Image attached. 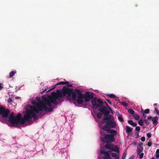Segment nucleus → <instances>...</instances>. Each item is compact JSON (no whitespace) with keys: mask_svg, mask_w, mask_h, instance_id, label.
<instances>
[{"mask_svg":"<svg viewBox=\"0 0 159 159\" xmlns=\"http://www.w3.org/2000/svg\"><path fill=\"white\" fill-rule=\"evenodd\" d=\"M102 113H98L97 115V117L98 119H100L102 117Z\"/></svg>","mask_w":159,"mask_h":159,"instance_id":"5701e85b","label":"nucleus"},{"mask_svg":"<svg viewBox=\"0 0 159 159\" xmlns=\"http://www.w3.org/2000/svg\"><path fill=\"white\" fill-rule=\"evenodd\" d=\"M142 117V118L144 117V118H146V116L144 113H143V114Z\"/></svg>","mask_w":159,"mask_h":159,"instance_id":"a18cd8bd","label":"nucleus"},{"mask_svg":"<svg viewBox=\"0 0 159 159\" xmlns=\"http://www.w3.org/2000/svg\"><path fill=\"white\" fill-rule=\"evenodd\" d=\"M139 154V158L140 159H142L143 156V155H144L143 153H141Z\"/></svg>","mask_w":159,"mask_h":159,"instance_id":"c85d7f7f","label":"nucleus"},{"mask_svg":"<svg viewBox=\"0 0 159 159\" xmlns=\"http://www.w3.org/2000/svg\"><path fill=\"white\" fill-rule=\"evenodd\" d=\"M140 130V127L139 126H137L136 127L135 130L138 131H139Z\"/></svg>","mask_w":159,"mask_h":159,"instance_id":"7c9ffc66","label":"nucleus"},{"mask_svg":"<svg viewBox=\"0 0 159 159\" xmlns=\"http://www.w3.org/2000/svg\"><path fill=\"white\" fill-rule=\"evenodd\" d=\"M151 159H155V158H154L153 157H152V158H151Z\"/></svg>","mask_w":159,"mask_h":159,"instance_id":"09e8293b","label":"nucleus"},{"mask_svg":"<svg viewBox=\"0 0 159 159\" xmlns=\"http://www.w3.org/2000/svg\"><path fill=\"white\" fill-rule=\"evenodd\" d=\"M157 105V104H156V103H154V104L153 105H154V106H156Z\"/></svg>","mask_w":159,"mask_h":159,"instance_id":"de8ad7c7","label":"nucleus"},{"mask_svg":"<svg viewBox=\"0 0 159 159\" xmlns=\"http://www.w3.org/2000/svg\"><path fill=\"white\" fill-rule=\"evenodd\" d=\"M156 153H159V149H157Z\"/></svg>","mask_w":159,"mask_h":159,"instance_id":"49530a36","label":"nucleus"},{"mask_svg":"<svg viewBox=\"0 0 159 159\" xmlns=\"http://www.w3.org/2000/svg\"><path fill=\"white\" fill-rule=\"evenodd\" d=\"M9 111L5 110L4 108L0 107V115H2L3 117H7L9 114Z\"/></svg>","mask_w":159,"mask_h":159,"instance_id":"1a4fd4ad","label":"nucleus"},{"mask_svg":"<svg viewBox=\"0 0 159 159\" xmlns=\"http://www.w3.org/2000/svg\"><path fill=\"white\" fill-rule=\"evenodd\" d=\"M158 118L157 116H155L152 118V121L153 124L154 125H156L158 123Z\"/></svg>","mask_w":159,"mask_h":159,"instance_id":"4468645a","label":"nucleus"},{"mask_svg":"<svg viewBox=\"0 0 159 159\" xmlns=\"http://www.w3.org/2000/svg\"><path fill=\"white\" fill-rule=\"evenodd\" d=\"M150 111V110L148 109H145L144 111V113L145 114H148L149 113Z\"/></svg>","mask_w":159,"mask_h":159,"instance_id":"cd10ccee","label":"nucleus"},{"mask_svg":"<svg viewBox=\"0 0 159 159\" xmlns=\"http://www.w3.org/2000/svg\"><path fill=\"white\" fill-rule=\"evenodd\" d=\"M61 84H66L67 86H72L71 84H69V82L67 81H61L57 83L56 84L57 85Z\"/></svg>","mask_w":159,"mask_h":159,"instance_id":"2eb2a0df","label":"nucleus"},{"mask_svg":"<svg viewBox=\"0 0 159 159\" xmlns=\"http://www.w3.org/2000/svg\"><path fill=\"white\" fill-rule=\"evenodd\" d=\"M155 112L157 115L159 116V111L157 108H155Z\"/></svg>","mask_w":159,"mask_h":159,"instance_id":"bb28decb","label":"nucleus"},{"mask_svg":"<svg viewBox=\"0 0 159 159\" xmlns=\"http://www.w3.org/2000/svg\"><path fill=\"white\" fill-rule=\"evenodd\" d=\"M67 90L64 89L63 91H60V90H57L56 93H53L50 95L43 96L42 101L40 100L39 97H37V103L35 100L30 99V101L34 106L27 105L25 106L26 112L24 118H21V115L20 113L15 116L12 112L9 117V122L11 124L16 126L19 124H24L26 122L30 123L37 119V114L41 113L43 111H52L54 107L53 104H58L60 101L62 95H65L67 92Z\"/></svg>","mask_w":159,"mask_h":159,"instance_id":"f257e3e1","label":"nucleus"},{"mask_svg":"<svg viewBox=\"0 0 159 159\" xmlns=\"http://www.w3.org/2000/svg\"><path fill=\"white\" fill-rule=\"evenodd\" d=\"M128 112L131 114H133L134 112V111L132 109H129L128 110Z\"/></svg>","mask_w":159,"mask_h":159,"instance_id":"b1692460","label":"nucleus"},{"mask_svg":"<svg viewBox=\"0 0 159 159\" xmlns=\"http://www.w3.org/2000/svg\"><path fill=\"white\" fill-rule=\"evenodd\" d=\"M121 104L125 107H127L128 106V104L124 102H122Z\"/></svg>","mask_w":159,"mask_h":159,"instance_id":"c756f323","label":"nucleus"},{"mask_svg":"<svg viewBox=\"0 0 159 159\" xmlns=\"http://www.w3.org/2000/svg\"><path fill=\"white\" fill-rule=\"evenodd\" d=\"M93 97V93H91L86 92L85 94H84V100L86 102H89L92 99V100Z\"/></svg>","mask_w":159,"mask_h":159,"instance_id":"9d476101","label":"nucleus"},{"mask_svg":"<svg viewBox=\"0 0 159 159\" xmlns=\"http://www.w3.org/2000/svg\"><path fill=\"white\" fill-rule=\"evenodd\" d=\"M143 143L141 142L138 144V146L142 147V146L143 145Z\"/></svg>","mask_w":159,"mask_h":159,"instance_id":"f704fd0d","label":"nucleus"},{"mask_svg":"<svg viewBox=\"0 0 159 159\" xmlns=\"http://www.w3.org/2000/svg\"><path fill=\"white\" fill-rule=\"evenodd\" d=\"M118 119L120 122H122L123 121V119L122 116L121 115H119L118 116Z\"/></svg>","mask_w":159,"mask_h":159,"instance_id":"6ab92c4d","label":"nucleus"},{"mask_svg":"<svg viewBox=\"0 0 159 159\" xmlns=\"http://www.w3.org/2000/svg\"><path fill=\"white\" fill-rule=\"evenodd\" d=\"M55 86H55L54 87V88H53L52 89H50L48 90L47 91V92H49L50 91H51V90H53L55 88Z\"/></svg>","mask_w":159,"mask_h":159,"instance_id":"37998d69","label":"nucleus"},{"mask_svg":"<svg viewBox=\"0 0 159 159\" xmlns=\"http://www.w3.org/2000/svg\"><path fill=\"white\" fill-rule=\"evenodd\" d=\"M98 110L99 111L102 112L104 114L105 116H106L108 115L110 113V111L113 113L112 109L110 107L107 108L105 107L102 106V107L99 108Z\"/></svg>","mask_w":159,"mask_h":159,"instance_id":"0eeeda50","label":"nucleus"},{"mask_svg":"<svg viewBox=\"0 0 159 159\" xmlns=\"http://www.w3.org/2000/svg\"><path fill=\"white\" fill-rule=\"evenodd\" d=\"M144 122H145V124H147V125H148V122H147V119H144Z\"/></svg>","mask_w":159,"mask_h":159,"instance_id":"a19ab883","label":"nucleus"},{"mask_svg":"<svg viewBox=\"0 0 159 159\" xmlns=\"http://www.w3.org/2000/svg\"><path fill=\"white\" fill-rule=\"evenodd\" d=\"M100 153L101 154L104 155L103 158H101V155L98 156V159H111V158L110 157L108 152L105 151L103 149H101V150Z\"/></svg>","mask_w":159,"mask_h":159,"instance_id":"6e6552de","label":"nucleus"},{"mask_svg":"<svg viewBox=\"0 0 159 159\" xmlns=\"http://www.w3.org/2000/svg\"><path fill=\"white\" fill-rule=\"evenodd\" d=\"M105 130H101L100 131L101 136L100 139L101 141L105 143L107 142H112L115 141L114 136L116 135L117 132L115 130H109L107 131L108 133L111 134H106L104 133Z\"/></svg>","mask_w":159,"mask_h":159,"instance_id":"7ed1b4c3","label":"nucleus"},{"mask_svg":"<svg viewBox=\"0 0 159 159\" xmlns=\"http://www.w3.org/2000/svg\"><path fill=\"white\" fill-rule=\"evenodd\" d=\"M138 124H139L140 125L142 126V125L143 124V121L142 119H140L138 121Z\"/></svg>","mask_w":159,"mask_h":159,"instance_id":"393cba45","label":"nucleus"},{"mask_svg":"<svg viewBox=\"0 0 159 159\" xmlns=\"http://www.w3.org/2000/svg\"><path fill=\"white\" fill-rule=\"evenodd\" d=\"M145 139L144 137H142L141 139V140L142 142H144L145 141Z\"/></svg>","mask_w":159,"mask_h":159,"instance_id":"473e14b6","label":"nucleus"},{"mask_svg":"<svg viewBox=\"0 0 159 159\" xmlns=\"http://www.w3.org/2000/svg\"><path fill=\"white\" fill-rule=\"evenodd\" d=\"M11 96L9 97V98L7 99V102L8 103V106L10 108H11L12 109L14 108L16 106V103L13 102V98Z\"/></svg>","mask_w":159,"mask_h":159,"instance_id":"9b49d317","label":"nucleus"},{"mask_svg":"<svg viewBox=\"0 0 159 159\" xmlns=\"http://www.w3.org/2000/svg\"><path fill=\"white\" fill-rule=\"evenodd\" d=\"M111 155L112 157H115V159H119V156L118 154L115 153H112Z\"/></svg>","mask_w":159,"mask_h":159,"instance_id":"f3484780","label":"nucleus"},{"mask_svg":"<svg viewBox=\"0 0 159 159\" xmlns=\"http://www.w3.org/2000/svg\"><path fill=\"white\" fill-rule=\"evenodd\" d=\"M63 157H66V159H69V158L68 157V153L67 152L66 150L65 152L64 153V154L62 155Z\"/></svg>","mask_w":159,"mask_h":159,"instance_id":"aec40b11","label":"nucleus"},{"mask_svg":"<svg viewBox=\"0 0 159 159\" xmlns=\"http://www.w3.org/2000/svg\"><path fill=\"white\" fill-rule=\"evenodd\" d=\"M127 152L126 151V150L123 153L122 157V159H125L126 156L127 155Z\"/></svg>","mask_w":159,"mask_h":159,"instance_id":"412c9836","label":"nucleus"},{"mask_svg":"<svg viewBox=\"0 0 159 159\" xmlns=\"http://www.w3.org/2000/svg\"><path fill=\"white\" fill-rule=\"evenodd\" d=\"M133 130V128L127 126L126 127V131L128 135H129Z\"/></svg>","mask_w":159,"mask_h":159,"instance_id":"ddd939ff","label":"nucleus"},{"mask_svg":"<svg viewBox=\"0 0 159 159\" xmlns=\"http://www.w3.org/2000/svg\"><path fill=\"white\" fill-rule=\"evenodd\" d=\"M64 89H66L67 90V92L65 95H62L61 97L60 101L59 102V103L62 101V97H64L67 95L68 97H71L72 99L74 101H75L76 98V93L77 94V102L80 104H82L84 102V94H82L81 92L79 90L75 89V92L73 91L71 89H69L63 88V89L60 90V91H63Z\"/></svg>","mask_w":159,"mask_h":159,"instance_id":"f03ea898","label":"nucleus"},{"mask_svg":"<svg viewBox=\"0 0 159 159\" xmlns=\"http://www.w3.org/2000/svg\"><path fill=\"white\" fill-rule=\"evenodd\" d=\"M152 144V143L151 142H148V145L149 147H150Z\"/></svg>","mask_w":159,"mask_h":159,"instance_id":"e433bc0d","label":"nucleus"},{"mask_svg":"<svg viewBox=\"0 0 159 159\" xmlns=\"http://www.w3.org/2000/svg\"><path fill=\"white\" fill-rule=\"evenodd\" d=\"M129 124L131 125L132 124V123H133V122L131 120H129L128 121Z\"/></svg>","mask_w":159,"mask_h":159,"instance_id":"72a5a7b5","label":"nucleus"},{"mask_svg":"<svg viewBox=\"0 0 159 159\" xmlns=\"http://www.w3.org/2000/svg\"><path fill=\"white\" fill-rule=\"evenodd\" d=\"M155 156L157 158H159V153H156Z\"/></svg>","mask_w":159,"mask_h":159,"instance_id":"ea45409f","label":"nucleus"},{"mask_svg":"<svg viewBox=\"0 0 159 159\" xmlns=\"http://www.w3.org/2000/svg\"><path fill=\"white\" fill-rule=\"evenodd\" d=\"M3 88V85L2 84L0 83V90H1Z\"/></svg>","mask_w":159,"mask_h":159,"instance_id":"c9c22d12","label":"nucleus"},{"mask_svg":"<svg viewBox=\"0 0 159 159\" xmlns=\"http://www.w3.org/2000/svg\"><path fill=\"white\" fill-rule=\"evenodd\" d=\"M91 102L92 105V108L93 109L102 107L103 105V102L100 99H97L96 98H93Z\"/></svg>","mask_w":159,"mask_h":159,"instance_id":"39448f33","label":"nucleus"},{"mask_svg":"<svg viewBox=\"0 0 159 159\" xmlns=\"http://www.w3.org/2000/svg\"><path fill=\"white\" fill-rule=\"evenodd\" d=\"M108 96L110 98H115L116 97L115 95L113 94H108Z\"/></svg>","mask_w":159,"mask_h":159,"instance_id":"a878e982","label":"nucleus"},{"mask_svg":"<svg viewBox=\"0 0 159 159\" xmlns=\"http://www.w3.org/2000/svg\"><path fill=\"white\" fill-rule=\"evenodd\" d=\"M102 124H98L101 130H105V131H108L109 128H115L116 126V123L111 120H108L107 121V124L104 126H102Z\"/></svg>","mask_w":159,"mask_h":159,"instance_id":"20e7f679","label":"nucleus"},{"mask_svg":"<svg viewBox=\"0 0 159 159\" xmlns=\"http://www.w3.org/2000/svg\"><path fill=\"white\" fill-rule=\"evenodd\" d=\"M147 136L148 138H149L151 137V135L150 133H148L147 134Z\"/></svg>","mask_w":159,"mask_h":159,"instance_id":"2f4dec72","label":"nucleus"},{"mask_svg":"<svg viewBox=\"0 0 159 159\" xmlns=\"http://www.w3.org/2000/svg\"><path fill=\"white\" fill-rule=\"evenodd\" d=\"M143 147H139L137 146V152L138 154H139L142 152L143 150Z\"/></svg>","mask_w":159,"mask_h":159,"instance_id":"dca6fc26","label":"nucleus"},{"mask_svg":"<svg viewBox=\"0 0 159 159\" xmlns=\"http://www.w3.org/2000/svg\"><path fill=\"white\" fill-rule=\"evenodd\" d=\"M105 147L107 149H110V151L115 152L117 154L120 152L119 148L116 146L107 143L105 145Z\"/></svg>","mask_w":159,"mask_h":159,"instance_id":"423d86ee","label":"nucleus"},{"mask_svg":"<svg viewBox=\"0 0 159 159\" xmlns=\"http://www.w3.org/2000/svg\"><path fill=\"white\" fill-rule=\"evenodd\" d=\"M152 117L151 116H148L147 118V119L148 120H152Z\"/></svg>","mask_w":159,"mask_h":159,"instance_id":"4c0bfd02","label":"nucleus"},{"mask_svg":"<svg viewBox=\"0 0 159 159\" xmlns=\"http://www.w3.org/2000/svg\"><path fill=\"white\" fill-rule=\"evenodd\" d=\"M15 73H16V72H15L14 71H11L10 73V74H9L10 78H11L13 76H14L15 75Z\"/></svg>","mask_w":159,"mask_h":159,"instance_id":"4be33fe9","label":"nucleus"},{"mask_svg":"<svg viewBox=\"0 0 159 159\" xmlns=\"http://www.w3.org/2000/svg\"><path fill=\"white\" fill-rule=\"evenodd\" d=\"M111 117L112 116L110 115H109L106 117H103L102 119V121L100 123H99L98 124H102L103 123H104L106 122L105 121L106 120H108L110 119Z\"/></svg>","mask_w":159,"mask_h":159,"instance_id":"f8f14e48","label":"nucleus"},{"mask_svg":"<svg viewBox=\"0 0 159 159\" xmlns=\"http://www.w3.org/2000/svg\"><path fill=\"white\" fill-rule=\"evenodd\" d=\"M106 100H107V101L108 102L109 104H111V102H110L109 100H108V99H107Z\"/></svg>","mask_w":159,"mask_h":159,"instance_id":"c03bdc74","label":"nucleus"},{"mask_svg":"<svg viewBox=\"0 0 159 159\" xmlns=\"http://www.w3.org/2000/svg\"><path fill=\"white\" fill-rule=\"evenodd\" d=\"M137 125V124L136 123L133 122V123H132L131 125L133 126L134 127L135 126Z\"/></svg>","mask_w":159,"mask_h":159,"instance_id":"58836bf2","label":"nucleus"},{"mask_svg":"<svg viewBox=\"0 0 159 159\" xmlns=\"http://www.w3.org/2000/svg\"><path fill=\"white\" fill-rule=\"evenodd\" d=\"M133 158H132L131 157H130L129 158V159H133Z\"/></svg>","mask_w":159,"mask_h":159,"instance_id":"8fccbe9b","label":"nucleus"},{"mask_svg":"<svg viewBox=\"0 0 159 159\" xmlns=\"http://www.w3.org/2000/svg\"><path fill=\"white\" fill-rule=\"evenodd\" d=\"M47 90V89H44L43 91H42L41 92V94H43V93L45 92L46 90Z\"/></svg>","mask_w":159,"mask_h":159,"instance_id":"79ce46f5","label":"nucleus"},{"mask_svg":"<svg viewBox=\"0 0 159 159\" xmlns=\"http://www.w3.org/2000/svg\"><path fill=\"white\" fill-rule=\"evenodd\" d=\"M133 117L135 120H138L139 119V115L137 114H134L133 115Z\"/></svg>","mask_w":159,"mask_h":159,"instance_id":"a211bd4d","label":"nucleus"}]
</instances>
